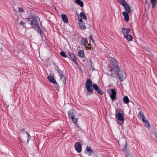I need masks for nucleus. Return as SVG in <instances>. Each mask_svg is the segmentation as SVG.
<instances>
[{
    "label": "nucleus",
    "instance_id": "38",
    "mask_svg": "<svg viewBox=\"0 0 157 157\" xmlns=\"http://www.w3.org/2000/svg\"><path fill=\"white\" fill-rule=\"evenodd\" d=\"M18 9H19V11L20 12H23V9L21 7V8L18 7Z\"/></svg>",
    "mask_w": 157,
    "mask_h": 157
},
{
    "label": "nucleus",
    "instance_id": "13",
    "mask_svg": "<svg viewBox=\"0 0 157 157\" xmlns=\"http://www.w3.org/2000/svg\"><path fill=\"white\" fill-rule=\"evenodd\" d=\"M75 147L76 151L78 152L81 151V145L79 142H76L75 144Z\"/></svg>",
    "mask_w": 157,
    "mask_h": 157
},
{
    "label": "nucleus",
    "instance_id": "27",
    "mask_svg": "<svg viewBox=\"0 0 157 157\" xmlns=\"http://www.w3.org/2000/svg\"><path fill=\"white\" fill-rule=\"evenodd\" d=\"M79 16L81 17L80 19H81L82 18L84 20H86L87 19L86 16L83 12H82L80 13Z\"/></svg>",
    "mask_w": 157,
    "mask_h": 157
},
{
    "label": "nucleus",
    "instance_id": "43",
    "mask_svg": "<svg viewBox=\"0 0 157 157\" xmlns=\"http://www.w3.org/2000/svg\"><path fill=\"white\" fill-rule=\"evenodd\" d=\"M86 48L87 49L88 48V47H86Z\"/></svg>",
    "mask_w": 157,
    "mask_h": 157
},
{
    "label": "nucleus",
    "instance_id": "17",
    "mask_svg": "<svg viewBox=\"0 0 157 157\" xmlns=\"http://www.w3.org/2000/svg\"><path fill=\"white\" fill-rule=\"evenodd\" d=\"M81 44L82 45L85 46L88 44V41L86 40V39L85 38L83 37L81 39Z\"/></svg>",
    "mask_w": 157,
    "mask_h": 157
},
{
    "label": "nucleus",
    "instance_id": "14",
    "mask_svg": "<svg viewBox=\"0 0 157 157\" xmlns=\"http://www.w3.org/2000/svg\"><path fill=\"white\" fill-rule=\"evenodd\" d=\"M130 29L129 28L125 29L124 28H123L122 29V33L124 35V36L125 35H126L127 34H128L130 32Z\"/></svg>",
    "mask_w": 157,
    "mask_h": 157
},
{
    "label": "nucleus",
    "instance_id": "40",
    "mask_svg": "<svg viewBox=\"0 0 157 157\" xmlns=\"http://www.w3.org/2000/svg\"><path fill=\"white\" fill-rule=\"evenodd\" d=\"M25 133L27 134V136H28V138H30L31 137V136L27 132H25Z\"/></svg>",
    "mask_w": 157,
    "mask_h": 157
},
{
    "label": "nucleus",
    "instance_id": "29",
    "mask_svg": "<svg viewBox=\"0 0 157 157\" xmlns=\"http://www.w3.org/2000/svg\"><path fill=\"white\" fill-rule=\"evenodd\" d=\"M123 100L124 102L126 104H128L129 102V99L127 96H125L124 97Z\"/></svg>",
    "mask_w": 157,
    "mask_h": 157
},
{
    "label": "nucleus",
    "instance_id": "25",
    "mask_svg": "<svg viewBox=\"0 0 157 157\" xmlns=\"http://www.w3.org/2000/svg\"><path fill=\"white\" fill-rule=\"evenodd\" d=\"M78 56L81 58H84L85 56L84 52L83 50H80L78 52Z\"/></svg>",
    "mask_w": 157,
    "mask_h": 157
},
{
    "label": "nucleus",
    "instance_id": "22",
    "mask_svg": "<svg viewBox=\"0 0 157 157\" xmlns=\"http://www.w3.org/2000/svg\"><path fill=\"white\" fill-rule=\"evenodd\" d=\"M76 3L79 6L81 7H82L84 6L83 2L81 0H75Z\"/></svg>",
    "mask_w": 157,
    "mask_h": 157
},
{
    "label": "nucleus",
    "instance_id": "39",
    "mask_svg": "<svg viewBox=\"0 0 157 157\" xmlns=\"http://www.w3.org/2000/svg\"><path fill=\"white\" fill-rule=\"evenodd\" d=\"M127 143H126V144H125V145L124 146V150L125 151H127Z\"/></svg>",
    "mask_w": 157,
    "mask_h": 157
},
{
    "label": "nucleus",
    "instance_id": "19",
    "mask_svg": "<svg viewBox=\"0 0 157 157\" xmlns=\"http://www.w3.org/2000/svg\"><path fill=\"white\" fill-rule=\"evenodd\" d=\"M61 16L63 21L64 22L66 23L68 21V19L67 15L65 14H62L61 15Z\"/></svg>",
    "mask_w": 157,
    "mask_h": 157
},
{
    "label": "nucleus",
    "instance_id": "1",
    "mask_svg": "<svg viewBox=\"0 0 157 157\" xmlns=\"http://www.w3.org/2000/svg\"><path fill=\"white\" fill-rule=\"evenodd\" d=\"M27 21L30 22V24L32 26H34L33 28H35L36 26H38L37 21L39 20L40 18L37 16L31 15L29 16L28 18Z\"/></svg>",
    "mask_w": 157,
    "mask_h": 157
},
{
    "label": "nucleus",
    "instance_id": "7",
    "mask_svg": "<svg viewBox=\"0 0 157 157\" xmlns=\"http://www.w3.org/2000/svg\"><path fill=\"white\" fill-rule=\"evenodd\" d=\"M107 73L109 76L115 77L117 74V70L116 69H115L114 67H111Z\"/></svg>",
    "mask_w": 157,
    "mask_h": 157
},
{
    "label": "nucleus",
    "instance_id": "44",
    "mask_svg": "<svg viewBox=\"0 0 157 157\" xmlns=\"http://www.w3.org/2000/svg\"><path fill=\"white\" fill-rule=\"evenodd\" d=\"M88 46H90V44H88Z\"/></svg>",
    "mask_w": 157,
    "mask_h": 157
},
{
    "label": "nucleus",
    "instance_id": "5",
    "mask_svg": "<svg viewBox=\"0 0 157 157\" xmlns=\"http://www.w3.org/2000/svg\"><path fill=\"white\" fill-rule=\"evenodd\" d=\"M115 116L116 119H118L119 121L121 122V123L119 122H118V123L121 125L123 124L124 123V117L122 113L120 112H117L115 114Z\"/></svg>",
    "mask_w": 157,
    "mask_h": 157
},
{
    "label": "nucleus",
    "instance_id": "6",
    "mask_svg": "<svg viewBox=\"0 0 157 157\" xmlns=\"http://www.w3.org/2000/svg\"><path fill=\"white\" fill-rule=\"evenodd\" d=\"M47 78L52 83L55 87L56 88H59V85L56 82V79L54 78V76L50 75L47 77Z\"/></svg>",
    "mask_w": 157,
    "mask_h": 157
},
{
    "label": "nucleus",
    "instance_id": "33",
    "mask_svg": "<svg viewBox=\"0 0 157 157\" xmlns=\"http://www.w3.org/2000/svg\"><path fill=\"white\" fill-rule=\"evenodd\" d=\"M93 87L94 89L96 91L99 88L98 86L96 84H94L93 85Z\"/></svg>",
    "mask_w": 157,
    "mask_h": 157
},
{
    "label": "nucleus",
    "instance_id": "41",
    "mask_svg": "<svg viewBox=\"0 0 157 157\" xmlns=\"http://www.w3.org/2000/svg\"><path fill=\"white\" fill-rule=\"evenodd\" d=\"M30 139V138H28V139H27V142H29V139Z\"/></svg>",
    "mask_w": 157,
    "mask_h": 157
},
{
    "label": "nucleus",
    "instance_id": "10",
    "mask_svg": "<svg viewBox=\"0 0 157 157\" xmlns=\"http://www.w3.org/2000/svg\"><path fill=\"white\" fill-rule=\"evenodd\" d=\"M85 153L89 156H90L94 153L93 150L90 147L87 146L86 149L85 151Z\"/></svg>",
    "mask_w": 157,
    "mask_h": 157
},
{
    "label": "nucleus",
    "instance_id": "12",
    "mask_svg": "<svg viewBox=\"0 0 157 157\" xmlns=\"http://www.w3.org/2000/svg\"><path fill=\"white\" fill-rule=\"evenodd\" d=\"M111 92L109 93L110 96L113 101L116 97V93L115 90L112 89L111 90Z\"/></svg>",
    "mask_w": 157,
    "mask_h": 157
},
{
    "label": "nucleus",
    "instance_id": "9",
    "mask_svg": "<svg viewBox=\"0 0 157 157\" xmlns=\"http://www.w3.org/2000/svg\"><path fill=\"white\" fill-rule=\"evenodd\" d=\"M78 17V23L79 28L82 29H85L86 28L85 23L84 22H83L82 19L79 18V17Z\"/></svg>",
    "mask_w": 157,
    "mask_h": 157
},
{
    "label": "nucleus",
    "instance_id": "30",
    "mask_svg": "<svg viewBox=\"0 0 157 157\" xmlns=\"http://www.w3.org/2000/svg\"><path fill=\"white\" fill-rule=\"evenodd\" d=\"M118 1L119 3L122 5L123 6L127 4L124 0H118Z\"/></svg>",
    "mask_w": 157,
    "mask_h": 157
},
{
    "label": "nucleus",
    "instance_id": "15",
    "mask_svg": "<svg viewBox=\"0 0 157 157\" xmlns=\"http://www.w3.org/2000/svg\"><path fill=\"white\" fill-rule=\"evenodd\" d=\"M122 14L124 17V20L126 21H128L129 20V15L126 12H123L122 13Z\"/></svg>",
    "mask_w": 157,
    "mask_h": 157
},
{
    "label": "nucleus",
    "instance_id": "11",
    "mask_svg": "<svg viewBox=\"0 0 157 157\" xmlns=\"http://www.w3.org/2000/svg\"><path fill=\"white\" fill-rule=\"evenodd\" d=\"M68 53L69 56L71 57V59L76 64H78L77 60L76 59L75 55L69 51L68 52Z\"/></svg>",
    "mask_w": 157,
    "mask_h": 157
},
{
    "label": "nucleus",
    "instance_id": "4",
    "mask_svg": "<svg viewBox=\"0 0 157 157\" xmlns=\"http://www.w3.org/2000/svg\"><path fill=\"white\" fill-rule=\"evenodd\" d=\"M85 85L87 91L90 93H92L94 90L92 88L93 86L91 81L89 78H87Z\"/></svg>",
    "mask_w": 157,
    "mask_h": 157
},
{
    "label": "nucleus",
    "instance_id": "3",
    "mask_svg": "<svg viewBox=\"0 0 157 157\" xmlns=\"http://www.w3.org/2000/svg\"><path fill=\"white\" fill-rule=\"evenodd\" d=\"M56 70L58 73L59 76L60 77V79L62 81L63 84H65L66 83V79L64 76L63 72L59 69L58 67H56Z\"/></svg>",
    "mask_w": 157,
    "mask_h": 157
},
{
    "label": "nucleus",
    "instance_id": "20",
    "mask_svg": "<svg viewBox=\"0 0 157 157\" xmlns=\"http://www.w3.org/2000/svg\"><path fill=\"white\" fill-rule=\"evenodd\" d=\"M138 116L140 119L142 121L143 119H146L144 114L142 112H140L138 114Z\"/></svg>",
    "mask_w": 157,
    "mask_h": 157
},
{
    "label": "nucleus",
    "instance_id": "26",
    "mask_svg": "<svg viewBox=\"0 0 157 157\" xmlns=\"http://www.w3.org/2000/svg\"><path fill=\"white\" fill-rule=\"evenodd\" d=\"M124 36V38L126 39L128 41H131L132 39V37L130 35L127 34L126 35H125Z\"/></svg>",
    "mask_w": 157,
    "mask_h": 157
},
{
    "label": "nucleus",
    "instance_id": "2",
    "mask_svg": "<svg viewBox=\"0 0 157 157\" xmlns=\"http://www.w3.org/2000/svg\"><path fill=\"white\" fill-rule=\"evenodd\" d=\"M117 70L119 78L121 81H123L126 77L125 72L122 69L119 68Z\"/></svg>",
    "mask_w": 157,
    "mask_h": 157
},
{
    "label": "nucleus",
    "instance_id": "16",
    "mask_svg": "<svg viewBox=\"0 0 157 157\" xmlns=\"http://www.w3.org/2000/svg\"><path fill=\"white\" fill-rule=\"evenodd\" d=\"M36 31L38 33V34H40L41 37H43V32L40 29L39 27L38 26H36L35 28H34Z\"/></svg>",
    "mask_w": 157,
    "mask_h": 157
},
{
    "label": "nucleus",
    "instance_id": "35",
    "mask_svg": "<svg viewBox=\"0 0 157 157\" xmlns=\"http://www.w3.org/2000/svg\"><path fill=\"white\" fill-rule=\"evenodd\" d=\"M90 38L91 40H92L93 43H94L95 42L93 38V36L92 34H91L90 35Z\"/></svg>",
    "mask_w": 157,
    "mask_h": 157
},
{
    "label": "nucleus",
    "instance_id": "36",
    "mask_svg": "<svg viewBox=\"0 0 157 157\" xmlns=\"http://www.w3.org/2000/svg\"><path fill=\"white\" fill-rule=\"evenodd\" d=\"M21 133H22V134H25V129L24 128H21Z\"/></svg>",
    "mask_w": 157,
    "mask_h": 157
},
{
    "label": "nucleus",
    "instance_id": "8",
    "mask_svg": "<svg viewBox=\"0 0 157 157\" xmlns=\"http://www.w3.org/2000/svg\"><path fill=\"white\" fill-rule=\"evenodd\" d=\"M110 64L114 67L115 69L118 70L119 68L117 62L114 58H110Z\"/></svg>",
    "mask_w": 157,
    "mask_h": 157
},
{
    "label": "nucleus",
    "instance_id": "18",
    "mask_svg": "<svg viewBox=\"0 0 157 157\" xmlns=\"http://www.w3.org/2000/svg\"><path fill=\"white\" fill-rule=\"evenodd\" d=\"M123 7H124L125 10L126 11V12L128 13L131 12V8L127 4L125 5L124 6H123Z\"/></svg>",
    "mask_w": 157,
    "mask_h": 157
},
{
    "label": "nucleus",
    "instance_id": "28",
    "mask_svg": "<svg viewBox=\"0 0 157 157\" xmlns=\"http://www.w3.org/2000/svg\"><path fill=\"white\" fill-rule=\"evenodd\" d=\"M151 3L152 4V7L154 8L157 3V0H150Z\"/></svg>",
    "mask_w": 157,
    "mask_h": 157
},
{
    "label": "nucleus",
    "instance_id": "37",
    "mask_svg": "<svg viewBox=\"0 0 157 157\" xmlns=\"http://www.w3.org/2000/svg\"><path fill=\"white\" fill-rule=\"evenodd\" d=\"M20 24L22 26H24L25 23L24 22H23L22 21H20Z\"/></svg>",
    "mask_w": 157,
    "mask_h": 157
},
{
    "label": "nucleus",
    "instance_id": "34",
    "mask_svg": "<svg viewBox=\"0 0 157 157\" xmlns=\"http://www.w3.org/2000/svg\"><path fill=\"white\" fill-rule=\"evenodd\" d=\"M96 91L98 93L101 94H103V92L100 89L99 87V89H98Z\"/></svg>",
    "mask_w": 157,
    "mask_h": 157
},
{
    "label": "nucleus",
    "instance_id": "31",
    "mask_svg": "<svg viewBox=\"0 0 157 157\" xmlns=\"http://www.w3.org/2000/svg\"><path fill=\"white\" fill-rule=\"evenodd\" d=\"M60 54L64 58L67 57V56L64 52L62 51L60 52Z\"/></svg>",
    "mask_w": 157,
    "mask_h": 157
},
{
    "label": "nucleus",
    "instance_id": "24",
    "mask_svg": "<svg viewBox=\"0 0 157 157\" xmlns=\"http://www.w3.org/2000/svg\"><path fill=\"white\" fill-rule=\"evenodd\" d=\"M142 121L146 127H149L150 124L147 120H146L145 119H143Z\"/></svg>",
    "mask_w": 157,
    "mask_h": 157
},
{
    "label": "nucleus",
    "instance_id": "42",
    "mask_svg": "<svg viewBox=\"0 0 157 157\" xmlns=\"http://www.w3.org/2000/svg\"><path fill=\"white\" fill-rule=\"evenodd\" d=\"M88 49H91V48L90 47H89L88 48Z\"/></svg>",
    "mask_w": 157,
    "mask_h": 157
},
{
    "label": "nucleus",
    "instance_id": "32",
    "mask_svg": "<svg viewBox=\"0 0 157 157\" xmlns=\"http://www.w3.org/2000/svg\"><path fill=\"white\" fill-rule=\"evenodd\" d=\"M71 119L72 120V121H73V123L75 124L78 121V119L77 118H75L74 117V118H72Z\"/></svg>",
    "mask_w": 157,
    "mask_h": 157
},
{
    "label": "nucleus",
    "instance_id": "21",
    "mask_svg": "<svg viewBox=\"0 0 157 157\" xmlns=\"http://www.w3.org/2000/svg\"><path fill=\"white\" fill-rule=\"evenodd\" d=\"M74 110L72 109L70 110L68 112V117L70 118L71 119L72 118H74V116L73 114Z\"/></svg>",
    "mask_w": 157,
    "mask_h": 157
},
{
    "label": "nucleus",
    "instance_id": "23",
    "mask_svg": "<svg viewBox=\"0 0 157 157\" xmlns=\"http://www.w3.org/2000/svg\"><path fill=\"white\" fill-rule=\"evenodd\" d=\"M124 153L125 154L126 157H133L132 153L130 151H125L124 150Z\"/></svg>",
    "mask_w": 157,
    "mask_h": 157
}]
</instances>
